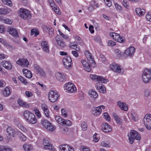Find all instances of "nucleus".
<instances>
[{
	"label": "nucleus",
	"mask_w": 151,
	"mask_h": 151,
	"mask_svg": "<svg viewBox=\"0 0 151 151\" xmlns=\"http://www.w3.org/2000/svg\"><path fill=\"white\" fill-rule=\"evenodd\" d=\"M90 77L94 81L98 82L96 84V87L99 91L101 93H105L106 92L105 88L104 85L101 83L106 84L109 80L102 76L96 75H91Z\"/></svg>",
	"instance_id": "1"
},
{
	"label": "nucleus",
	"mask_w": 151,
	"mask_h": 151,
	"mask_svg": "<svg viewBox=\"0 0 151 151\" xmlns=\"http://www.w3.org/2000/svg\"><path fill=\"white\" fill-rule=\"evenodd\" d=\"M85 54L88 62H86L83 60H81V62L84 68V70L88 72H90L91 70V67H95L96 64L93 57L90 53L86 50L85 52Z\"/></svg>",
	"instance_id": "2"
},
{
	"label": "nucleus",
	"mask_w": 151,
	"mask_h": 151,
	"mask_svg": "<svg viewBox=\"0 0 151 151\" xmlns=\"http://www.w3.org/2000/svg\"><path fill=\"white\" fill-rule=\"evenodd\" d=\"M23 116L25 119L29 123L34 124L37 122V119L34 114L28 111H24Z\"/></svg>",
	"instance_id": "3"
},
{
	"label": "nucleus",
	"mask_w": 151,
	"mask_h": 151,
	"mask_svg": "<svg viewBox=\"0 0 151 151\" xmlns=\"http://www.w3.org/2000/svg\"><path fill=\"white\" fill-rule=\"evenodd\" d=\"M128 137L129 143L132 144L134 142V139L138 140L141 139V137L139 134L135 130H131L128 134Z\"/></svg>",
	"instance_id": "4"
},
{
	"label": "nucleus",
	"mask_w": 151,
	"mask_h": 151,
	"mask_svg": "<svg viewBox=\"0 0 151 151\" xmlns=\"http://www.w3.org/2000/svg\"><path fill=\"white\" fill-rule=\"evenodd\" d=\"M142 79L146 83L150 81L151 79V68H145L142 74Z\"/></svg>",
	"instance_id": "5"
},
{
	"label": "nucleus",
	"mask_w": 151,
	"mask_h": 151,
	"mask_svg": "<svg viewBox=\"0 0 151 151\" xmlns=\"http://www.w3.org/2000/svg\"><path fill=\"white\" fill-rule=\"evenodd\" d=\"M19 15L22 18L24 19H29L32 17L30 12L28 10L23 8L20 9Z\"/></svg>",
	"instance_id": "6"
},
{
	"label": "nucleus",
	"mask_w": 151,
	"mask_h": 151,
	"mask_svg": "<svg viewBox=\"0 0 151 151\" xmlns=\"http://www.w3.org/2000/svg\"><path fill=\"white\" fill-rule=\"evenodd\" d=\"M48 99L51 102L54 103L57 101L60 96L59 93L55 91H51L48 94Z\"/></svg>",
	"instance_id": "7"
},
{
	"label": "nucleus",
	"mask_w": 151,
	"mask_h": 151,
	"mask_svg": "<svg viewBox=\"0 0 151 151\" xmlns=\"http://www.w3.org/2000/svg\"><path fill=\"white\" fill-rule=\"evenodd\" d=\"M64 90L68 93H73L76 91V87L74 84L70 82L66 83L64 85Z\"/></svg>",
	"instance_id": "8"
},
{
	"label": "nucleus",
	"mask_w": 151,
	"mask_h": 151,
	"mask_svg": "<svg viewBox=\"0 0 151 151\" xmlns=\"http://www.w3.org/2000/svg\"><path fill=\"white\" fill-rule=\"evenodd\" d=\"M110 36L116 41L120 43H123L125 41L124 38L121 37L118 33L111 32L109 33Z\"/></svg>",
	"instance_id": "9"
},
{
	"label": "nucleus",
	"mask_w": 151,
	"mask_h": 151,
	"mask_svg": "<svg viewBox=\"0 0 151 151\" xmlns=\"http://www.w3.org/2000/svg\"><path fill=\"white\" fill-rule=\"evenodd\" d=\"M144 121L147 128L151 130V114H146L144 117Z\"/></svg>",
	"instance_id": "10"
},
{
	"label": "nucleus",
	"mask_w": 151,
	"mask_h": 151,
	"mask_svg": "<svg viewBox=\"0 0 151 151\" xmlns=\"http://www.w3.org/2000/svg\"><path fill=\"white\" fill-rule=\"evenodd\" d=\"M63 62L65 67L67 69L70 68L72 64L71 58L69 56L65 57L63 60Z\"/></svg>",
	"instance_id": "11"
},
{
	"label": "nucleus",
	"mask_w": 151,
	"mask_h": 151,
	"mask_svg": "<svg viewBox=\"0 0 151 151\" xmlns=\"http://www.w3.org/2000/svg\"><path fill=\"white\" fill-rule=\"evenodd\" d=\"M55 77L57 80L60 82L66 81L67 78V76L65 74L59 72H56Z\"/></svg>",
	"instance_id": "12"
},
{
	"label": "nucleus",
	"mask_w": 151,
	"mask_h": 151,
	"mask_svg": "<svg viewBox=\"0 0 151 151\" xmlns=\"http://www.w3.org/2000/svg\"><path fill=\"white\" fill-rule=\"evenodd\" d=\"M111 68L114 71L117 72L121 74L123 73V72L122 71V69L120 65L116 63H113L110 65Z\"/></svg>",
	"instance_id": "13"
},
{
	"label": "nucleus",
	"mask_w": 151,
	"mask_h": 151,
	"mask_svg": "<svg viewBox=\"0 0 151 151\" xmlns=\"http://www.w3.org/2000/svg\"><path fill=\"white\" fill-rule=\"evenodd\" d=\"M135 52V49L133 47L127 48L124 51V54L127 57H131L133 56Z\"/></svg>",
	"instance_id": "14"
},
{
	"label": "nucleus",
	"mask_w": 151,
	"mask_h": 151,
	"mask_svg": "<svg viewBox=\"0 0 151 151\" xmlns=\"http://www.w3.org/2000/svg\"><path fill=\"white\" fill-rule=\"evenodd\" d=\"M41 45L42 50L47 53H48L49 52V45L48 42L46 41H42L41 43Z\"/></svg>",
	"instance_id": "15"
},
{
	"label": "nucleus",
	"mask_w": 151,
	"mask_h": 151,
	"mask_svg": "<svg viewBox=\"0 0 151 151\" xmlns=\"http://www.w3.org/2000/svg\"><path fill=\"white\" fill-rule=\"evenodd\" d=\"M16 62L18 64L22 66L26 67L28 66L29 63L28 60L24 58L19 59Z\"/></svg>",
	"instance_id": "16"
},
{
	"label": "nucleus",
	"mask_w": 151,
	"mask_h": 151,
	"mask_svg": "<svg viewBox=\"0 0 151 151\" xmlns=\"http://www.w3.org/2000/svg\"><path fill=\"white\" fill-rule=\"evenodd\" d=\"M8 31L14 37L18 38L19 36L17 30L15 28L9 27L8 28Z\"/></svg>",
	"instance_id": "17"
},
{
	"label": "nucleus",
	"mask_w": 151,
	"mask_h": 151,
	"mask_svg": "<svg viewBox=\"0 0 151 151\" xmlns=\"http://www.w3.org/2000/svg\"><path fill=\"white\" fill-rule=\"evenodd\" d=\"M41 107L46 117L48 119L50 118V112L47 106L45 104H42L41 105Z\"/></svg>",
	"instance_id": "18"
},
{
	"label": "nucleus",
	"mask_w": 151,
	"mask_h": 151,
	"mask_svg": "<svg viewBox=\"0 0 151 151\" xmlns=\"http://www.w3.org/2000/svg\"><path fill=\"white\" fill-rule=\"evenodd\" d=\"M102 130L105 132H108L111 131L112 129L111 126L106 123H103L101 126Z\"/></svg>",
	"instance_id": "19"
},
{
	"label": "nucleus",
	"mask_w": 151,
	"mask_h": 151,
	"mask_svg": "<svg viewBox=\"0 0 151 151\" xmlns=\"http://www.w3.org/2000/svg\"><path fill=\"white\" fill-rule=\"evenodd\" d=\"M60 148L62 151H74L73 148L66 144L60 145Z\"/></svg>",
	"instance_id": "20"
},
{
	"label": "nucleus",
	"mask_w": 151,
	"mask_h": 151,
	"mask_svg": "<svg viewBox=\"0 0 151 151\" xmlns=\"http://www.w3.org/2000/svg\"><path fill=\"white\" fill-rule=\"evenodd\" d=\"M43 143L44 145V148L45 149L52 150V145L50 142L49 139H45L43 140Z\"/></svg>",
	"instance_id": "21"
},
{
	"label": "nucleus",
	"mask_w": 151,
	"mask_h": 151,
	"mask_svg": "<svg viewBox=\"0 0 151 151\" xmlns=\"http://www.w3.org/2000/svg\"><path fill=\"white\" fill-rule=\"evenodd\" d=\"M101 112V109L100 106L95 107L92 109V114L95 115H99Z\"/></svg>",
	"instance_id": "22"
},
{
	"label": "nucleus",
	"mask_w": 151,
	"mask_h": 151,
	"mask_svg": "<svg viewBox=\"0 0 151 151\" xmlns=\"http://www.w3.org/2000/svg\"><path fill=\"white\" fill-rule=\"evenodd\" d=\"M2 94L5 97L9 96L11 94L10 87L6 86L4 88L2 91Z\"/></svg>",
	"instance_id": "23"
},
{
	"label": "nucleus",
	"mask_w": 151,
	"mask_h": 151,
	"mask_svg": "<svg viewBox=\"0 0 151 151\" xmlns=\"http://www.w3.org/2000/svg\"><path fill=\"white\" fill-rule=\"evenodd\" d=\"M1 65L5 68L7 70L11 69L12 68V65L9 61H5L1 63Z\"/></svg>",
	"instance_id": "24"
},
{
	"label": "nucleus",
	"mask_w": 151,
	"mask_h": 151,
	"mask_svg": "<svg viewBox=\"0 0 151 151\" xmlns=\"http://www.w3.org/2000/svg\"><path fill=\"white\" fill-rule=\"evenodd\" d=\"M117 104L119 107L122 110L125 111L128 110V107L125 103L122 102L121 101H118L117 102Z\"/></svg>",
	"instance_id": "25"
},
{
	"label": "nucleus",
	"mask_w": 151,
	"mask_h": 151,
	"mask_svg": "<svg viewBox=\"0 0 151 151\" xmlns=\"http://www.w3.org/2000/svg\"><path fill=\"white\" fill-rule=\"evenodd\" d=\"M6 132L11 137H14L16 134V132L15 130L10 127H9L7 128Z\"/></svg>",
	"instance_id": "26"
},
{
	"label": "nucleus",
	"mask_w": 151,
	"mask_h": 151,
	"mask_svg": "<svg viewBox=\"0 0 151 151\" xmlns=\"http://www.w3.org/2000/svg\"><path fill=\"white\" fill-rule=\"evenodd\" d=\"M135 12L137 15L140 17L144 15L145 13V9L140 8H136Z\"/></svg>",
	"instance_id": "27"
},
{
	"label": "nucleus",
	"mask_w": 151,
	"mask_h": 151,
	"mask_svg": "<svg viewBox=\"0 0 151 151\" xmlns=\"http://www.w3.org/2000/svg\"><path fill=\"white\" fill-rule=\"evenodd\" d=\"M23 148L25 151H32L33 149V146L29 144H24L23 145Z\"/></svg>",
	"instance_id": "28"
},
{
	"label": "nucleus",
	"mask_w": 151,
	"mask_h": 151,
	"mask_svg": "<svg viewBox=\"0 0 151 151\" xmlns=\"http://www.w3.org/2000/svg\"><path fill=\"white\" fill-rule=\"evenodd\" d=\"M22 71L24 76L28 78H30L32 77V74L31 72L27 69H23Z\"/></svg>",
	"instance_id": "29"
},
{
	"label": "nucleus",
	"mask_w": 151,
	"mask_h": 151,
	"mask_svg": "<svg viewBox=\"0 0 151 151\" xmlns=\"http://www.w3.org/2000/svg\"><path fill=\"white\" fill-rule=\"evenodd\" d=\"M11 10L6 7L0 8V14L6 15L10 12Z\"/></svg>",
	"instance_id": "30"
},
{
	"label": "nucleus",
	"mask_w": 151,
	"mask_h": 151,
	"mask_svg": "<svg viewBox=\"0 0 151 151\" xmlns=\"http://www.w3.org/2000/svg\"><path fill=\"white\" fill-rule=\"evenodd\" d=\"M35 68L37 71V73L40 76H45V73L43 71L42 69L40 68L39 66L37 65H36L35 66Z\"/></svg>",
	"instance_id": "31"
},
{
	"label": "nucleus",
	"mask_w": 151,
	"mask_h": 151,
	"mask_svg": "<svg viewBox=\"0 0 151 151\" xmlns=\"http://www.w3.org/2000/svg\"><path fill=\"white\" fill-rule=\"evenodd\" d=\"M89 95L91 97L94 99L97 98L98 96V94L95 91L93 90H90L88 92Z\"/></svg>",
	"instance_id": "32"
},
{
	"label": "nucleus",
	"mask_w": 151,
	"mask_h": 151,
	"mask_svg": "<svg viewBox=\"0 0 151 151\" xmlns=\"http://www.w3.org/2000/svg\"><path fill=\"white\" fill-rule=\"evenodd\" d=\"M130 117L132 121H137L138 120V116L134 111H131L130 113Z\"/></svg>",
	"instance_id": "33"
},
{
	"label": "nucleus",
	"mask_w": 151,
	"mask_h": 151,
	"mask_svg": "<svg viewBox=\"0 0 151 151\" xmlns=\"http://www.w3.org/2000/svg\"><path fill=\"white\" fill-rule=\"evenodd\" d=\"M51 122L46 119L42 120L41 121L42 125L44 127L47 129L48 126Z\"/></svg>",
	"instance_id": "34"
},
{
	"label": "nucleus",
	"mask_w": 151,
	"mask_h": 151,
	"mask_svg": "<svg viewBox=\"0 0 151 151\" xmlns=\"http://www.w3.org/2000/svg\"><path fill=\"white\" fill-rule=\"evenodd\" d=\"M51 122L46 119L42 120L41 121L42 125L44 127L47 129L48 126Z\"/></svg>",
	"instance_id": "35"
},
{
	"label": "nucleus",
	"mask_w": 151,
	"mask_h": 151,
	"mask_svg": "<svg viewBox=\"0 0 151 151\" xmlns=\"http://www.w3.org/2000/svg\"><path fill=\"white\" fill-rule=\"evenodd\" d=\"M113 116L114 118V120L116 121L117 124L119 125H121L122 123V122L120 118H119L117 115L115 113H114L113 114Z\"/></svg>",
	"instance_id": "36"
},
{
	"label": "nucleus",
	"mask_w": 151,
	"mask_h": 151,
	"mask_svg": "<svg viewBox=\"0 0 151 151\" xmlns=\"http://www.w3.org/2000/svg\"><path fill=\"white\" fill-rule=\"evenodd\" d=\"M55 119L56 122L59 124H63L64 119L58 116H56Z\"/></svg>",
	"instance_id": "37"
},
{
	"label": "nucleus",
	"mask_w": 151,
	"mask_h": 151,
	"mask_svg": "<svg viewBox=\"0 0 151 151\" xmlns=\"http://www.w3.org/2000/svg\"><path fill=\"white\" fill-rule=\"evenodd\" d=\"M0 151H12V150L7 146L0 145Z\"/></svg>",
	"instance_id": "38"
},
{
	"label": "nucleus",
	"mask_w": 151,
	"mask_h": 151,
	"mask_svg": "<svg viewBox=\"0 0 151 151\" xmlns=\"http://www.w3.org/2000/svg\"><path fill=\"white\" fill-rule=\"evenodd\" d=\"M55 128V126L53 125L51 123H50L48 126L47 129L50 131H53Z\"/></svg>",
	"instance_id": "39"
},
{
	"label": "nucleus",
	"mask_w": 151,
	"mask_h": 151,
	"mask_svg": "<svg viewBox=\"0 0 151 151\" xmlns=\"http://www.w3.org/2000/svg\"><path fill=\"white\" fill-rule=\"evenodd\" d=\"M17 103L19 105L21 106L25 107L26 106L27 104L24 101L22 100L19 99L17 101Z\"/></svg>",
	"instance_id": "40"
},
{
	"label": "nucleus",
	"mask_w": 151,
	"mask_h": 151,
	"mask_svg": "<svg viewBox=\"0 0 151 151\" xmlns=\"http://www.w3.org/2000/svg\"><path fill=\"white\" fill-rule=\"evenodd\" d=\"M70 47L73 49L76 50L77 51H78L80 50V48L79 46L76 44H71L70 45Z\"/></svg>",
	"instance_id": "41"
},
{
	"label": "nucleus",
	"mask_w": 151,
	"mask_h": 151,
	"mask_svg": "<svg viewBox=\"0 0 151 151\" xmlns=\"http://www.w3.org/2000/svg\"><path fill=\"white\" fill-rule=\"evenodd\" d=\"M47 29L48 30V33L49 36L50 37H52L54 35L53 31L54 29L52 28H49V27H46Z\"/></svg>",
	"instance_id": "42"
},
{
	"label": "nucleus",
	"mask_w": 151,
	"mask_h": 151,
	"mask_svg": "<svg viewBox=\"0 0 151 151\" xmlns=\"http://www.w3.org/2000/svg\"><path fill=\"white\" fill-rule=\"evenodd\" d=\"M68 110L65 109H61L62 115L64 117H66L68 116Z\"/></svg>",
	"instance_id": "43"
},
{
	"label": "nucleus",
	"mask_w": 151,
	"mask_h": 151,
	"mask_svg": "<svg viewBox=\"0 0 151 151\" xmlns=\"http://www.w3.org/2000/svg\"><path fill=\"white\" fill-rule=\"evenodd\" d=\"M90 5L93 9H95L98 7V5L97 3H96L94 1H91L90 3Z\"/></svg>",
	"instance_id": "44"
},
{
	"label": "nucleus",
	"mask_w": 151,
	"mask_h": 151,
	"mask_svg": "<svg viewBox=\"0 0 151 151\" xmlns=\"http://www.w3.org/2000/svg\"><path fill=\"white\" fill-rule=\"evenodd\" d=\"M0 42L1 43L4 45L6 46H9V44L6 41L4 38H0Z\"/></svg>",
	"instance_id": "45"
},
{
	"label": "nucleus",
	"mask_w": 151,
	"mask_h": 151,
	"mask_svg": "<svg viewBox=\"0 0 151 151\" xmlns=\"http://www.w3.org/2000/svg\"><path fill=\"white\" fill-rule=\"evenodd\" d=\"M52 8L57 14H60V11L59 9V8L57 7V5Z\"/></svg>",
	"instance_id": "46"
},
{
	"label": "nucleus",
	"mask_w": 151,
	"mask_h": 151,
	"mask_svg": "<svg viewBox=\"0 0 151 151\" xmlns=\"http://www.w3.org/2000/svg\"><path fill=\"white\" fill-rule=\"evenodd\" d=\"M63 124H65L68 126H70L71 125V122L68 120L64 119Z\"/></svg>",
	"instance_id": "47"
},
{
	"label": "nucleus",
	"mask_w": 151,
	"mask_h": 151,
	"mask_svg": "<svg viewBox=\"0 0 151 151\" xmlns=\"http://www.w3.org/2000/svg\"><path fill=\"white\" fill-rule=\"evenodd\" d=\"M18 78L19 80L22 82V83H24V85H27V82L26 81V79L24 77L20 76H19Z\"/></svg>",
	"instance_id": "48"
},
{
	"label": "nucleus",
	"mask_w": 151,
	"mask_h": 151,
	"mask_svg": "<svg viewBox=\"0 0 151 151\" xmlns=\"http://www.w3.org/2000/svg\"><path fill=\"white\" fill-rule=\"evenodd\" d=\"M3 3L7 5L10 6L12 4V2L10 0H1Z\"/></svg>",
	"instance_id": "49"
},
{
	"label": "nucleus",
	"mask_w": 151,
	"mask_h": 151,
	"mask_svg": "<svg viewBox=\"0 0 151 151\" xmlns=\"http://www.w3.org/2000/svg\"><path fill=\"white\" fill-rule=\"evenodd\" d=\"M81 127L83 131H86L87 129V125L85 122H83L81 123Z\"/></svg>",
	"instance_id": "50"
},
{
	"label": "nucleus",
	"mask_w": 151,
	"mask_h": 151,
	"mask_svg": "<svg viewBox=\"0 0 151 151\" xmlns=\"http://www.w3.org/2000/svg\"><path fill=\"white\" fill-rule=\"evenodd\" d=\"M101 145L103 147H108L109 146V143L108 142L103 141L101 142Z\"/></svg>",
	"instance_id": "51"
},
{
	"label": "nucleus",
	"mask_w": 151,
	"mask_h": 151,
	"mask_svg": "<svg viewBox=\"0 0 151 151\" xmlns=\"http://www.w3.org/2000/svg\"><path fill=\"white\" fill-rule=\"evenodd\" d=\"M36 116H37L38 118H40L41 117V114L39 111L37 109H35L34 110Z\"/></svg>",
	"instance_id": "52"
},
{
	"label": "nucleus",
	"mask_w": 151,
	"mask_h": 151,
	"mask_svg": "<svg viewBox=\"0 0 151 151\" xmlns=\"http://www.w3.org/2000/svg\"><path fill=\"white\" fill-rule=\"evenodd\" d=\"M115 6L116 9L119 12H121L122 11V7L120 5L117 4H115Z\"/></svg>",
	"instance_id": "53"
},
{
	"label": "nucleus",
	"mask_w": 151,
	"mask_h": 151,
	"mask_svg": "<svg viewBox=\"0 0 151 151\" xmlns=\"http://www.w3.org/2000/svg\"><path fill=\"white\" fill-rule=\"evenodd\" d=\"M48 1L52 8L56 5L54 0H48Z\"/></svg>",
	"instance_id": "54"
},
{
	"label": "nucleus",
	"mask_w": 151,
	"mask_h": 151,
	"mask_svg": "<svg viewBox=\"0 0 151 151\" xmlns=\"http://www.w3.org/2000/svg\"><path fill=\"white\" fill-rule=\"evenodd\" d=\"M104 116L105 119L108 121H109L110 120V118L107 112H105L104 114Z\"/></svg>",
	"instance_id": "55"
},
{
	"label": "nucleus",
	"mask_w": 151,
	"mask_h": 151,
	"mask_svg": "<svg viewBox=\"0 0 151 151\" xmlns=\"http://www.w3.org/2000/svg\"><path fill=\"white\" fill-rule=\"evenodd\" d=\"M60 130L63 133H65L68 131V128L65 127H63L60 128Z\"/></svg>",
	"instance_id": "56"
},
{
	"label": "nucleus",
	"mask_w": 151,
	"mask_h": 151,
	"mask_svg": "<svg viewBox=\"0 0 151 151\" xmlns=\"http://www.w3.org/2000/svg\"><path fill=\"white\" fill-rule=\"evenodd\" d=\"M99 140V136L98 134H95L93 136V140L96 142H97Z\"/></svg>",
	"instance_id": "57"
},
{
	"label": "nucleus",
	"mask_w": 151,
	"mask_h": 151,
	"mask_svg": "<svg viewBox=\"0 0 151 151\" xmlns=\"http://www.w3.org/2000/svg\"><path fill=\"white\" fill-rule=\"evenodd\" d=\"M105 4L108 7H111V2L110 0H104Z\"/></svg>",
	"instance_id": "58"
},
{
	"label": "nucleus",
	"mask_w": 151,
	"mask_h": 151,
	"mask_svg": "<svg viewBox=\"0 0 151 151\" xmlns=\"http://www.w3.org/2000/svg\"><path fill=\"white\" fill-rule=\"evenodd\" d=\"M146 18L147 20L151 22V13H148L146 15Z\"/></svg>",
	"instance_id": "59"
},
{
	"label": "nucleus",
	"mask_w": 151,
	"mask_h": 151,
	"mask_svg": "<svg viewBox=\"0 0 151 151\" xmlns=\"http://www.w3.org/2000/svg\"><path fill=\"white\" fill-rule=\"evenodd\" d=\"M3 21L4 23L8 24H11L12 23V20L8 18L4 19Z\"/></svg>",
	"instance_id": "60"
},
{
	"label": "nucleus",
	"mask_w": 151,
	"mask_h": 151,
	"mask_svg": "<svg viewBox=\"0 0 151 151\" xmlns=\"http://www.w3.org/2000/svg\"><path fill=\"white\" fill-rule=\"evenodd\" d=\"M57 43L59 45L62 47H64L65 45V43L61 40L58 41Z\"/></svg>",
	"instance_id": "61"
},
{
	"label": "nucleus",
	"mask_w": 151,
	"mask_h": 151,
	"mask_svg": "<svg viewBox=\"0 0 151 151\" xmlns=\"http://www.w3.org/2000/svg\"><path fill=\"white\" fill-rule=\"evenodd\" d=\"M151 92L148 90H145V96L146 97H148L150 96Z\"/></svg>",
	"instance_id": "62"
},
{
	"label": "nucleus",
	"mask_w": 151,
	"mask_h": 151,
	"mask_svg": "<svg viewBox=\"0 0 151 151\" xmlns=\"http://www.w3.org/2000/svg\"><path fill=\"white\" fill-rule=\"evenodd\" d=\"M116 44V43L112 40L109 41L108 43V45L110 46H113L115 45Z\"/></svg>",
	"instance_id": "63"
},
{
	"label": "nucleus",
	"mask_w": 151,
	"mask_h": 151,
	"mask_svg": "<svg viewBox=\"0 0 151 151\" xmlns=\"http://www.w3.org/2000/svg\"><path fill=\"white\" fill-rule=\"evenodd\" d=\"M20 138L22 141H25L26 140L27 138L25 136L21 133L20 135Z\"/></svg>",
	"instance_id": "64"
}]
</instances>
